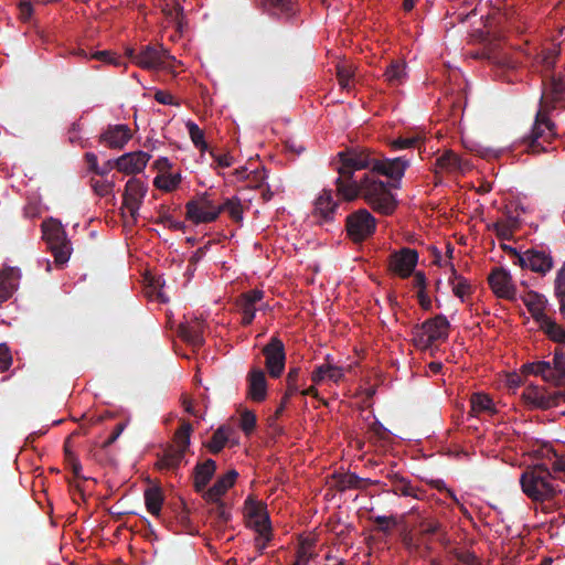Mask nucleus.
<instances>
[{
	"instance_id": "f257e3e1",
	"label": "nucleus",
	"mask_w": 565,
	"mask_h": 565,
	"mask_svg": "<svg viewBox=\"0 0 565 565\" xmlns=\"http://www.w3.org/2000/svg\"><path fill=\"white\" fill-rule=\"evenodd\" d=\"M333 161L338 172L337 193L345 201L362 198L374 212L391 215L397 207V200L390 184L375 174L401 181L409 161L404 157L380 159L366 148H351L338 153Z\"/></svg>"
},
{
	"instance_id": "f03ea898",
	"label": "nucleus",
	"mask_w": 565,
	"mask_h": 565,
	"mask_svg": "<svg viewBox=\"0 0 565 565\" xmlns=\"http://www.w3.org/2000/svg\"><path fill=\"white\" fill-rule=\"evenodd\" d=\"M520 483L524 494L535 502L555 501L559 504L561 497H565V490L554 483V477L545 465L526 469L521 475Z\"/></svg>"
},
{
	"instance_id": "7ed1b4c3",
	"label": "nucleus",
	"mask_w": 565,
	"mask_h": 565,
	"mask_svg": "<svg viewBox=\"0 0 565 565\" xmlns=\"http://www.w3.org/2000/svg\"><path fill=\"white\" fill-rule=\"evenodd\" d=\"M192 425L182 420L173 435V444L168 445L159 457L157 467L166 470H177L183 462L191 443Z\"/></svg>"
},
{
	"instance_id": "20e7f679",
	"label": "nucleus",
	"mask_w": 565,
	"mask_h": 565,
	"mask_svg": "<svg viewBox=\"0 0 565 565\" xmlns=\"http://www.w3.org/2000/svg\"><path fill=\"white\" fill-rule=\"evenodd\" d=\"M42 234L57 265H64L70 259L71 243L60 221L50 218L42 223Z\"/></svg>"
},
{
	"instance_id": "39448f33",
	"label": "nucleus",
	"mask_w": 565,
	"mask_h": 565,
	"mask_svg": "<svg viewBox=\"0 0 565 565\" xmlns=\"http://www.w3.org/2000/svg\"><path fill=\"white\" fill-rule=\"evenodd\" d=\"M556 135L555 124L546 113L539 110L531 134L524 138L526 151L533 154L547 152L548 149L544 143H551Z\"/></svg>"
},
{
	"instance_id": "423d86ee",
	"label": "nucleus",
	"mask_w": 565,
	"mask_h": 565,
	"mask_svg": "<svg viewBox=\"0 0 565 565\" xmlns=\"http://www.w3.org/2000/svg\"><path fill=\"white\" fill-rule=\"evenodd\" d=\"M450 323L444 315H437L417 324L413 334L417 345L424 349L431 347L437 341H445L449 335Z\"/></svg>"
},
{
	"instance_id": "0eeeda50",
	"label": "nucleus",
	"mask_w": 565,
	"mask_h": 565,
	"mask_svg": "<svg viewBox=\"0 0 565 565\" xmlns=\"http://www.w3.org/2000/svg\"><path fill=\"white\" fill-rule=\"evenodd\" d=\"M376 224V218L366 209H359L345 218L348 237L353 243H362L375 233Z\"/></svg>"
},
{
	"instance_id": "6e6552de",
	"label": "nucleus",
	"mask_w": 565,
	"mask_h": 565,
	"mask_svg": "<svg viewBox=\"0 0 565 565\" xmlns=\"http://www.w3.org/2000/svg\"><path fill=\"white\" fill-rule=\"evenodd\" d=\"M522 397L532 408L550 409L565 402V390L550 392L543 386L530 384L524 388Z\"/></svg>"
},
{
	"instance_id": "1a4fd4ad",
	"label": "nucleus",
	"mask_w": 565,
	"mask_h": 565,
	"mask_svg": "<svg viewBox=\"0 0 565 565\" xmlns=\"http://www.w3.org/2000/svg\"><path fill=\"white\" fill-rule=\"evenodd\" d=\"M185 210L186 218L195 224L214 222L221 213V209L213 203L206 192L189 201Z\"/></svg>"
},
{
	"instance_id": "9d476101",
	"label": "nucleus",
	"mask_w": 565,
	"mask_h": 565,
	"mask_svg": "<svg viewBox=\"0 0 565 565\" xmlns=\"http://www.w3.org/2000/svg\"><path fill=\"white\" fill-rule=\"evenodd\" d=\"M262 352L265 356V365L269 375L274 379L280 377L286 363L285 345L282 341L277 337H271Z\"/></svg>"
},
{
	"instance_id": "9b49d317",
	"label": "nucleus",
	"mask_w": 565,
	"mask_h": 565,
	"mask_svg": "<svg viewBox=\"0 0 565 565\" xmlns=\"http://www.w3.org/2000/svg\"><path fill=\"white\" fill-rule=\"evenodd\" d=\"M162 46L146 45L142 46L136 56V64L145 70L169 68V61H174Z\"/></svg>"
},
{
	"instance_id": "f8f14e48",
	"label": "nucleus",
	"mask_w": 565,
	"mask_h": 565,
	"mask_svg": "<svg viewBox=\"0 0 565 565\" xmlns=\"http://www.w3.org/2000/svg\"><path fill=\"white\" fill-rule=\"evenodd\" d=\"M264 291L260 289H252L241 294L236 300L235 306L237 311L242 315V326H249L254 319L256 311L260 309V302L264 299Z\"/></svg>"
},
{
	"instance_id": "ddd939ff",
	"label": "nucleus",
	"mask_w": 565,
	"mask_h": 565,
	"mask_svg": "<svg viewBox=\"0 0 565 565\" xmlns=\"http://www.w3.org/2000/svg\"><path fill=\"white\" fill-rule=\"evenodd\" d=\"M417 262L418 253L415 249L404 247L390 255L388 267L401 278H407L414 273Z\"/></svg>"
},
{
	"instance_id": "4468645a",
	"label": "nucleus",
	"mask_w": 565,
	"mask_h": 565,
	"mask_svg": "<svg viewBox=\"0 0 565 565\" xmlns=\"http://www.w3.org/2000/svg\"><path fill=\"white\" fill-rule=\"evenodd\" d=\"M147 191L148 186L137 178H131L126 183L122 204L125 209L128 210L134 221H136L139 215V209L143 202Z\"/></svg>"
},
{
	"instance_id": "2eb2a0df",
	"label": "nucleus",
	"mask_w": 565,
	"mask_h": 565,
	"mask_svg": "<svg viewBox=\"0 0 565 565\" xmlns=\"http://www.w3.org/2000/svg\"><path fill=\"white\" fill-rule=\"evenodd\" d=\"M553 264L551 254L544 249L530 248L519 257L521 268H527L543 276L553 268Z\"/></svg>"
},
{
	"instance_id": "dca6fc26",
	"label": "nucleus",
	"mask_w": 565,
	"mask_h": 565,
	"mask_svg": "<svg viewBox=\"0 0 565 565\" xmlns=\"http://www.w3.org/2000/svg\"><path fill=\"white\" fill-rule=\"evenodd\" d=\"M488 282L497 297L507 300L516 299V288L512 282L511 274L503 267L493 268Z\"/></svg>"
},
{
	"instance_id": "f3484780",
	"label": "nucleus",
	"mask_w": 565,
	"mask_h": 565,
	"mask_svg": "<svg viewBox=\"0 0 565 565\" xmlns=\"http://www.w3.org/2000/svg\"><path fill=\"white\" fill-rule=\"evenodd\" d=\"M245 509L250 526L263 537L270 540L271 526L266 505L248 499L245 502Z\"/></svg>"
},
{
	"instance_id": "a211bd4d",
	"label": "nucleus",
	"mask_w": 565,
	"mask_h": 565,
	"mask_svg": "<svg viewBox=\"0 0 565 565\" xmlns=\"http://www.w3.org/2000/svg\"><path fill=\"white\" fill-rule=\"evenodd\" d=\"M131 130L127 125H109L99 136V142L110 149H122L131 139Z\"/></svg>"
},
{
	"instance_id": "6ab92c4d",
	"label": "nucleus",
	"mask_w": 565,
	"mask_h": 565,
	"mask_svg": "<svg viewBox=\"0 0 565 565\" xmlns=\"http://www.w3.org/2000/svg\"><path fill=\"white\" fill-rule=\"evenodd\" d=\"M339 203L334 201L332 190H322L315 201L313 216L320 223L332 222L337 213Z\"/></svg>"
},
{
	"instance_id": "aec40b11",
	"label": "nucleus",
	"mask_w": 565,
	"mask_h": 565,
	"mask_svg": "<svg viewBox=\"0 0 565 565\" xmlns=\"http://www.w3.org/2000/svg\"><path fill=\"white\" fill-rule=\"evenodd\" d=\"M151 156L143 151L129 152L120 156L115 160V166L118 171L126 174H135L141 172Z\"/></svg>"
},
{
	"instance_id": "412c9836",
	"label": "nucleus",
	"mask_w": 565,
	"mask_h": 565,
	"mask_svg": "<svg viewBox=\"0 0 565 565\" xmlns=\"http://www.w3.org/2000/svg\"><path fill=\"white\" fill-rule=\"evenodd\" d=\"M264 11L273 18L290 21L299 11L292 0H262Z\"/></svg>"
},
{
	"instance_id": "4be33fe9",
	"label": "nucleus",
	"mask_w": 565,
	"mask_h": 565,
	"mask_svg": "<svg viewBox=\"0 0 565 565\" xmlns=\"http://www.w3.org/2000/svg\"><path fill=\"white\" fill-rule=\"evenodd\" d=\"M247 394L254 402H263L267 396V380L262 369L253 367L247 374Z\"/></svg>"
},
{
	"instance_id": "5701e85b",
	"label": "nucleus",
	"mask_w": 565,
	"mask_h": 565,
	"mask_svg": "<svg viewBox=\"0 0 565 565\" xmlns=\"http://www.w3.org/2000/svg\"><path fill=\"white\" fill-rule=\"evenodd\" d=\"M21 277L17 267H4L0 270V303L9 300L18 289Z\"/></svg>"
},
{
	"instance_id": "b1692460",
	"label": "nucleus",
	"mask_w": 565,
	"mask_h": 565,
	"mask_svg": "<svg viewBox=\"0 0 565 565\" xmlns=\"http://www.w3.org/2000/svg\"><path fill=\"white\" fill-rule=\"evenodd\" d=\"M238 477V472L234 469L228 470L225 475L220 477L215 483L203 492L205 501H216L222 499L228 489H231Z\"/></svg>"
},
{
	"instance_id": "393cba45",
	"label": "nucleus",
	"mask_w": 565,
	"mask_h": 565,
	"mask_svg": "<svg viewBox=\"0 0 565 565\" xmlns=\"http://www.w3.org/2000/svg\"><path fill=\"white\" fill-rule=\"evenodd\" d=\"M216 470V462L213 459H206L204 462H199L193 470V487L198 493H202L206 486L213 478Z\"/></svg>"
},
{
	"instance_id": "a878e982",
	"label": "nucleus",
	"mask_w": 565,
	"mask_h": 565,
	"mask_svg": "<svg viewBox=\"0 0 565 565\" xmlns=\"http://www.w3.org/2000/svg\"><path fill=\"white\" fill-rule=\"evenodd\" d=\"M203 330V322L195 318L190 322L179 326V335L183 341L191 344L192 347L200 348L204 343Z\"/></svg>"
},
{
	"instance_id": "bb28decb",
	"label": "nucleus",
	"mask_w": 565,
	"mask_h": 565,
	"mask_svg": "<svg viewBox=\"0 0 565 565\" xmlns=\"http://www.w3.org/2000/svg\"><path fill=\"white\" fill-rule=\"evenodd\" d=\"M390 478L392 483V492L394 494L423 499L425 491L420 488L414 487L408 479L397 473L391 476Z\"/></svg>"
},
{
	"instance_id": "cd10ccee",
	"label": "nucleus",
	"mask_w": 565,
	"mask_h": 565,
	"mask_svg": "<svg viewBox=\"0 0 565 565\" xmlns=\"http://www.w3.org/2000/svg\"><path fill=\"white\" fill-rule=\"evenodd\" d=\"M406 64L399 60H393L386 66L383 77L390 87H397L402 85L407 77Z\"/></svg>"
},
{
	"instance_id": "c85d7f7f",
	"label": "nucleus",
	"mask_w": 565,
	"mask_h": 565,
	"mask_svg": "<svg viewBox=\"0 0 565 565\" xmlns=\"http://www.w3.org/2000/svg\"><path fill=\"white\" fill-rule=\"evenodd\" d=\"M522 301L536 321L540 322L547 317L544 313L546 299L543 295L531 290L522 297Z\"/></svg>"
},
{
	"instance_id": "c756f323",
	"label": "nucleus",
	"mask_w": 565,
	"mask_h": 565,
	"mask_svg": "<svg viewBox=\"0 0 565 565\" xmlns=\"http://www.w3.org/2000/svg\"><path fill=\"white\" fill-rule=\"evenodd\" d=\"M335 479V488L343 492L348 489H364L369 484H372L370 479L360 478L358 475L349 472V473H340L334 476Z\"/></svg>"
},
{
	"instance_id": "7c9ffc66",
	"label": "nucleus",
	"mask_w": 565,
	"mask_h": 565,
	"mask_svg": "<svg viewBox=\"0 0 565 565\" xmlns=\"http://www.w3.org/2000/svg\"><path fill=\"white\" fill-rule=\"evenodd\" d=\"M436 167L447 172H456L463 171L467 167V162L452 150H447L436 159Z\"/></svg>"
},
{
	"instance_id": "2f4dec72",
	"label": "nucleus",
	"mask_w": 565,
	"mask_h": 565,
	"mask_svg": "<svg viewBox=\"0 0 565 565\" xmlns=\"http://www.w3.org/2000/svg\"><path fill=\"white\" fill-rule=\"evenodd\" d=\"M233 429L227 425H221L213 434L211 439L205 444V447L212 454H218L230 440V435Z\"/></svg>"
},
{
	"instance_id": "473e14b6",
	"label": "nucleus",
	"mask_w": 565,
	"mask_h": 565,
	"mask_svg": "<svg viewBox=\"0 0 565 565\" xmlns=\"http://www.w3.org/2000/svg\"><path fill=\"white\" fill-rule=\"evenodd\" d=\"M524 375L541 376L543 381L550 382L552 379V364L547 361L525 363L521 367Z\"/></svg>"
},
{
	"instance_id": "72a5a7b5",
	"label": "nucleus",
	"mask_w": 565,
	"mask_h": 565,
	"mask_svg": "<svg viewBox=\"0 0 565 565\" xmlns=\"http://www.w3.org/2000/svg\"><path fill=\"white\" fill-rule=\"evenodd\" d=\"M551 383L556 386H565V353L556 349L553 358Z\"/></svg>"
},
{
	"instance_id": "f704fd0d",
	"label": "nucleus",
	"mask_w": 565,
	"mask_h": 565,
	"mask_svg": "<svg viewBox=\"0 0 565 565\" xmlns=\"http://www.w3.org/2000/svg\"><path fill=\"white\" fill-rule=\"evenodd\" d=\"M449 284L452 285L454 295L458 297L461 301H465L466 296L471 294V285L466 278L458 275L454 265H451V276L449 277Z\"/></svg>"
},
{
	"instance_id": "c9c22d12",
	"label": "nucleus",
	"mask_w": 565,
	"mask_h": 565,
	"mask_svg": "<svg viewBox=\"0 0 565 565\" xmlns=\"http://www.w3.org/2000/svg\"><path fill=\"white\" fill-rule=\"evenodd\" d=\"M163 494L160 488H148L145 491V503L148 512L158 516L161 511Z\"/></svg>"
},
{
	"instance_id": "e433bc0d",
	"label": "nucleus",
	"mask_w": 565,
	"mask_h": 565,
	"mask_svg": "<svg viewBox=\"0 0 565 565\" xmlns=\"http://www.w3.org/2000/svg\"><path fill=\"white\" fill-rule=\"evenodd\" d=\"M182 181L181 173H160L153 180V185L164 192L174 191Z\"/></svg>"
},
{
	"instance_id": "4c0bfd02",
	"label": "nucleus",
	"mask_w": 565,
	"mask_h": 565,
	"mask_svg": "<svg viewBox=\"0 0 565 565\" xmlns=\"http://www.w3.org/2000/svg\"><path fill=\"white\" fill-rule=\"evenodd\" d=\"M542 330L556 343H565V330L548 317L540 321Z\"/></svg>"
},
{
	"instance_id": "58836bf2",
	"label": "nucleus",
	"mask_w": 565,
	"mask_h": 565,
	"mask_svg": "<svg viewBox=\"0 0 565 565\" xmlns=\"http://www.w3.org/2000/svg\"><path fill=\"white\" fill-rule=\"evenodd\" d=\"M471 404V413L477 415L482 412H492L493 411V402L487 395L482 393H475L470 398Z\"/></svg>"
},
{
	"instance_id": "ea45409f",
	"label": "nucleus",
	"mask_w": 565,
	"mask_h": 565,
	"mask_svg": "<svg viewBox=\"0 0 565 565\" xmlns=\"http://www.w3.org/2000/svg\"><path fill=\"white\" fill-rule=\"evenodd\" d=\"M185 127L195 148L202 152L206 151L209 149V145L204 139V131L192 120H188Z\"/></svg>"
},
{
	"instance_id": "a19ab883",
	"label": "nucleus",
	"mask_w": 565,
	"mask_h": 565,
	"mask_svg": "<svg viewBox=\"0 0 565 565\" xmlns=\"http://www.w3.org/2000/svg\"><path fill=\"white\" fill-rule=\"evenodd\" d=\"M418 535L420 539H425L431 535H440L439 540H444V533H441V523L436 520L423 519L418 522Z\"/></svg>"
},
{
	"instance_id": "79ce46f5",
	"label": "nucleus",
	"mask_w": 565,
	"mask_h": 565,
	"mask_svg": "<svg viewBox=\"0 0 565 565\" xmlns=\"http://www.w3.org/2000/svg\"><path fill=\"white\" fill-rule=\"evenodd\" d=\"M545 92L553 103H556L565 93V81L561 77L551 76L547 82H543Z\"/></svg>"
},
{
	"instance_id": "37998d69",
	"label": "nucleus",
	"mask_w": 565,
	"mask_h": 565,
	"mask_svg": "<svg viewBox=\"0 0 565 565\" xmlns=\"http://www.w3.org/2000/svg\"><path fill=\"white\" fill-rule=\"evenodd\" d=\"M337 77L342 89L350 90L354 77V67L348 63L337 65Z\"/></svg>"
},
{
	"instance_id": "c03bdc74",
	"label": "nucleus",
	"mask_w": 565,
	"mask_h": 565,
	"mask_svg": "<svg viewBox=\"0 0 565 565\" xmlns=\"http://www.w3.org/2000/svg\"><path fill=\"white\" fill-rule=\"evenodd\" d=\"M206 502L211 504L209 514L215 518L220 524H226L231 520V512L222 499Z\"/></svg>"
},
{
	"instance_id": "a18cd8bd",
	"label": "nucleus",
	"mask_w": 565,
	"mask_h": 565,
	"mask_svg": "<svg viewBox=\"0 0 565 565\" xmlns=\"http://www.w3.org/2000/svg\"><path fill=\"white\" fill-rule=\"evenodd\" d=\"M370 520L375 524V531L390 535L398 522L394 515H376L371 516Z\"/></svg>"
},
{
	"instance_id": "49530a36",
	"label": "nucleus",
	"mask_w": 565,
	"mask_h": 565,
	"mask_svg": "<svg viewBox=\"0 0 565 565\" xmlns=\"http://www.w3.org/2000/svg\"><path fill=\"white\" fill-rule=\"evenodd\" d=\"M555 296L559 301V311L565 315V262L556 275Z\"/></svg>"
},
{
	"instance_id": "de8ad7c7",
	"label": "nucleus",
	"mask_w": 565,
	"mask_h": 565,
	"mask_svg": "<svg viewBox=\"0 0 565 565\" xmlns=\"http://www.w3.org/2000/svg\"><path fill=\"white\" fill-rule=\"evenodd\" d=\"M218 209L221 212H227L236 222L243 218V206L237 198L227 199Z\"/></svg>"
},
{
	"instance_id": "09e8293b",
	"label": "nucleus",
	"mask_w": 565,
	"mask_h": 565,
	"mask_svg": "<svg viewBox=\"0 0 565 565\" xmlns=\"http://www.w3.org/2000/svg\"><path fill=\"white\" fill-rule=\"evenodd\" d=\"M312 542L309 540L302 541L297 551L296 561L301 565H309L311 558H313L315 553L312 551Z\"/></svg>"
},
{
	"instance_id": "8fccbe9b",
	"label": "nucleus",
	"mask_w": 565,
	"mask_h": 565,
	"mask_svg": "<svg viewBox=\"0 0 565 565\" xmlns=\"http://www.w3.org/2000/svg\"><path fill=\"white\" fill-rule=\"evenodd\" d=\"M451 554L455 557V559L458 562L457 565H479V564H481L478 561L477 556L470 551L455 548L451 552Z\"/></svg>"
},
{
	"instance_id": "3c124183",
	"label": "nucleus",
	"mask_w": 565,
	"mask_h": 565,
	"mask_svg": "<svg viewBox=\"0 0 565 565\" xmlns=\"http://www.w3.org/2000/svg\"><path fill=\"white\" fill-rule=\"evenodd\" d=\"M300 369L299 367H291L287 374L286 382H287V395L292 396L294 394L299 392L298 386V377H299Z\"/></svg>"
},
{
	"instance_id": "603ef678",
	"label": "nucleus",
	"mask_w": 565,
	"mask_h": 565,
	"mask_svg": "<svg viewBox=\"0 0 565 565\" xmlns=\"http://www.w3.org/2000/svg\"><path fill=\"white\" fill-rule=\"evenodd\" d=\"M89 58L102 61L104 63L111 64L115 66L122 65L120 56H116L110 51H96L89 56Z\"/></svg>"
},
{
	"instance_id": "864d4df0",
	"label": "nucleus",
	"mask_w": 565,
	"mask_h": 565,
	"mask_svg": "<svg viewBox=\"0 0 565 565\" xmlns=\"http://www.w3.org/2000/svg\"><path fill=\"white\" fill-rule=\"evenodd\" d=\"M239 426L246 435H249L256 427V415L250 411H245L241 415Z\"/></svg>"
},
{
	"instance_id": "5fc2aeb1",
	"label": "nucleus",
	"mask_w": 565,
	"mask_h": 565,
	"mask_svg": "<svg viewBox=\"0 0 565 565\" xmlns=\"http://www.w3.org/2000/svg\"><path fill=\"white\" fill-rule=\"evenodd\" d=\"M12 364V355L6 343H0V373L6 372Z\"/></svg>"
},
{
	"instance_id": "6e6d98bb",
	"label": "nucleus",
	"mask_w": 565,
	"mask_h": 565,
	"mask_svg": "<svg viewBox=\"0 0 565 565\" xmlns=\"http://www.w3.org/2000/svg\"><path fill=\"white\" fill-rule=\"evenodd\" d=\"M65 459L71 466V469L76 478H81L82 465L78 458L70 450V448L65 445Z\"/></svg>"
},
{
	"instance_id": "4d7b16f0",
	"label": "nucleus",
	"mask_w": 565,
	"mask_h": 565,
	"mask_svg": "<svg viewBox=\"0 0 565 565\" xmlns=\"http://www.w3.org/2000/svg\"><path fill=\"white\" fill-rule=\"evenodd\" d=\"M418 137H401L392 141L391 146L393 149H407L413 148L419 142Z\"/></svg>"
},
{
	"instance_id": "13d9d810",
	"label": "nucleus",
	"mask_w": 565,
	"mask_h": 565,
	"mask_svg": "<svg viewBox=\"0 0 565 565\" xmlns=\"http://www.w3.org/2000/svg\"><path fill=\"white\" fill-rule=\"evenodd\" d=\"M329 356H327V362L317 366L312 374L311 380L315 384H320L322 381H324L328 377V371H329Z\"/></svg>"
},
{
	"instance_id": "bf43d9fd",
	"label": "nucleus",
	"mask_w": 565,
	"mask_h": 565,
	"mask_svg": "<svg viewBox=\"0 0 565 565\" xmlns=\"http://www.w3.org/2000/svg\"><path fill=\"white\" fill-rule=\"evenodd\" d=\"M492 230L495 232L497 236L501 239H511L513 236V231L502 221H498L492 224Z\"/></svg>"
},
{
	"instance_id": "052dcab7",
	"label": "nucleus",
	"mask_w": 565,
	"mask_h": 565,
	"mask_svg": "<svg viewBox=\"0 0 565 565\" xmlns=\"http://www.w3.org/2000/svg\"><path fill=\"white\" fill-rule=\"evenodd\" d=\"M402 544L412 554L420 552V543L411 533L402 535Z\"/></svg>"
},
{
	"instance_id": "680f3d73",
	"label": "nucleus",
	"mask_w": 565,
	"mask_h": 565,
	"mask_svg": "<svg viewBox=\"0 0 565 565\" xmlns=\"http://www.w3.org/2000/svg\"><path fill=\"white\" fill-rule=\"evenodd\" d=\"M92 185H93L95 193L99 196L108 195L113 191V188H114V184L111 182L100 181V180H92Z\"/></svg>"
},
{
	"instance_id": "e2e57ef3",
	"label": "nucleus",
	"mask_w": 565,
	"mask_h": 565,
	"mask_svg": "<svg viewBox=\"0 0 565 565\" xmlns=\"http://www.w3.org/2000/svg\"><path fill=\"white\" fill-rule=\"evenodd\" d=\"M157 223H162L168 225L169 228L179 231L184 228V224L179 221H174L170 214H167L166 212L161 213L159 220Z\"/></svg>"
},
{
	"instance_id": "0e129e2a",
	"label": "nucleus",
	"mask_w": 565,
	"mask_h": 565,
	"mask_svg": "<svg viewBox=\"0 0 565 565\" xmlns=\"http://www.w3.org/2000/svg\"><path fill=\"white\" fill-rule=\"evenodd\" d=\"M210 154L221 168H227L233 164V157L230 153L217 154L214 150H211Z\"/></svg>"
},
{
	"instance_id": "69168bd1",
	"label": "nucleus",
	"mask_w": 565,
	"mask_h": 565,
	"mask_svg": "<svg viewBox=\"0 0 565 565\" xmlns=\"http://www.w3.org/2000/svg\"><path fill=\"white\" fill-rule=\"evenodd\" d=\"M343 369L330 363L327 379L333 383H338L343 379Z\"/></svg>"
},
{
	"instance_id": "338daca9",
	"label": "nucleus",
	"mask_w": 565,
	"mask_h": 565,
	"mask_svg": "<svg viewBox=\"0 0 565 565\" xmlns=\"http://www.w3.org/2000/svg\"><path fill=\"white\" fill-rule=\"evenodd\" d=\"M153 168L161 173H168V171L172 168V163L167 157H160L154 161Z\"/></svg>"
},
{
	"instance_id": "774afa93",
	"label": "nucleus",
	"mask_w": 565,
	"mask_h": 565,
	"mask_svg": "<svg viewBox=\"0 0 565 565\" xmlns=\"http://www.w3.org/2000/svg\"><path fill=\"white\" fill-rule=\"evenodd\" d=\"M19 8H20L21 19L24 21L29 20L33 13V7H32L31 1H29V0L21 1Z\"/></svg>"
}]
</instances>
